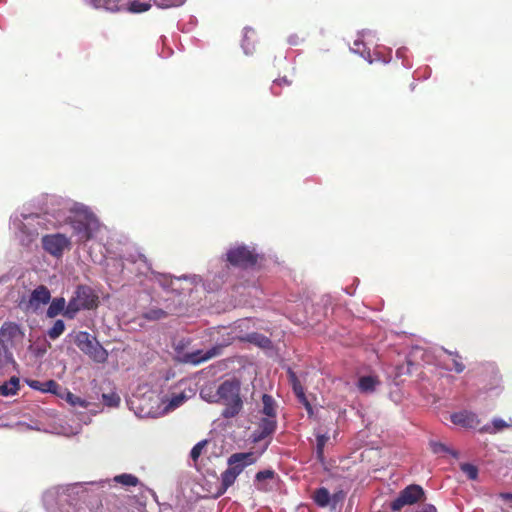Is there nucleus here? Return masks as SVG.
Returning <instances> with one entry per match:
<instances>
[{
	"instance_id": "nucleus-30",
	"label": "nucleus",
	"mask_w": 512,
	"mask_h": 512,
	"mask_svg": "<svg viewBox=\"0 0 512 512\" xmlns=\"http://www.w3.org/2000/svg\"><path fill=\"white\" fill-rule=\"evenodd\" d=\"M66 401L71 404L72 406H80V407H83V408H86L88 406V402L76 395H74L73 393L71 392H68L67 393V396H66Z\"/></svg>"
},
{
	"instance_id": "nucleus-27",
	"label": "nucleus",
	"mask_w": 512,
	"mask_h": 512,
	"mask_svg": "<svg viewBox=\"0 0 512 512\" xmlns=\"http://www.w3.org/2000/svg\"><path fill=\"white\" fill-rule=\"evenodd\" d=\"M288 374H289V380H290V383L292 384V387H293V391L295 393V395H300L302 394V391H304L299 379L297 378L296 374L291 370L289 369L288 370Z\"/></svg>"
},
{
	"instance_id": "nucleus-7",
	"label": "nucleus",
	"mask_w": 512,
	"mask_h": 512,
	"mask_svg": "<svg viewBox=\"0 0 512 512\" xmlns=\"http://www.w3.org/2000/svg\"><path fill=\"white\" fill-rule=\"evenodd\" d=\"M41 242L43 249L56 258H61L71 245L70 239L61 233L44 235Z\"/></svg>"
},
{
	"instance_id": "nucleus-32",
	"label": "nucleus",
	"mask_w": 512,
	"mask_h": 512,
	"mask_svg": "<svg viewBox=\"0 0 512 512\" xmlns=\"http://www.w3.org/2000/svg\"><path fill=\"white\" fill-rule=\"evenodd\" d=\"M461 470L467 475V477L471 480H475L478 476V469L476 466L470 463H464L461 465Z\"/></svg>"
},
{
	"instance_id": "nucleus-44",
	"label": "nucleus",
	"mask_w": 512,
	"mask_h": 512,
	"mask_svg": "<svg viewBox=\"0 0 512 512\" xmlns=\"http://www.w3.org/2000/svg\"><path fill=\"white\" fill-rule=\"evenodd\" d=\"M359 45H360V42H358V41H355V42H354V46H355V47H358Z\"/></svg>"
},
{
	"instance_id": "nucleus-26",
	"label": "nucleus",
	"mask_w": 512,
	"mask_h": 512,
	"mask_svg": "<svg viewBox=\"0 0 512 512\" xmlns=\"http://www.w3.org/2000/svg\"><path fill=\"white\" fill-rule=\"evenodd\" d=\"M316 440H317V446H316L317 458L320 461H323L324 447L326 445V442L328 441V437L326 435H318Z\"/></svg>"
},
{
	"instance_id": "nucleus-16",
	"label": "nucleus",
	"mask_w": 512,
	"mask_h": 512,
	"mask_svg": "<svg viewBox=\"0 0 512 512\" xmlns=\"http://www.w3.org/2000/svg\"><path fill=\"white\" fill-rule=\"evenodd\" d=\"M262 413L265 415V417H270L276 419V404L275 400L271 395L263 394L262 396Z\"/></svg>"
},
{
	"instance_id": "nucleus-36",
	"label": "nucleus",
	"mask_w": 512,
	"mask_h": 512,
	"mask_svg": "<svg viewBox=\"0 0 512 512\" xmlns=\"http://www.w3.org/2000/svg\"><path fill=\"white\" fill-rule=\"evenodd\" d=\"M59 387L60 386L56 381L48 380L43 383V387L41 388V391L57 394V390L59 389Z\"/></svg>"
},
{
	"instance_id": "nucleus-11",
	"label": "nucleus",
	"mask_w": 512,
	"mask_h": 512,
	"mask_svg": "<svg viewBox=\"0 0 512 512\" xmlns=\"http://www.w3.org/2000/svg\"><path fill=\"white\" fill-rule=\"evenodd\" d=\"M22 338V332L18 324L4 322L0 329V341L3 344H13L15 339Z\"/></svg>"
},
{
	"instance_id": "nucleus-9",
	"label": "nucleus",
	"mask_w": 512,
	"mask_h": 512,
	"mask_svg": "<svg viewBox=\"0 0 512 512\" xmlns=\"http://www.w3.org/2000/svg\"><path fill=\"white\" fill-rule=\"evenodd\" d=\"M51 293L45 285H39L30 294L29 300L25 305L26 311L36 312L41 305H46L50 302Z\"/></svg>"
},
{
	"instance_id": "nucleus-25",
	"label": "nucleus",
	"mask_w": 512,
	"mask_h": 512,
	"mask_svg": "<svg viewBox=\"0 0 512 512\" xmlns=\"http://www.w3.org/2000/svg\"><path fill=\"white\" fill-rule=\"evenodd\" d=\"M191 395H187L185 392L174 393L171 396L169 407L175 409L182 405Z\"/></svg>"
},
{
	"instance_id": "nucleus-42",
	"label": "nucleus",
	"mask_w": 512,
	"mask_h": 512,
	"mask_svg": "<svg viewBox=\"0 0 512 512\" xmlns=\"http://www.w3.org/2000/svg\"><path fill=\"white\" fill-rule=\"evenodd\" d=\"M29 385H30V387L40 390V391H41V388L43 387V383L36 381V380L31 381L29 383Z\"/></svg>"
},
{
	"instance_id": "nucleus-3",
	"label": "nucleus",
	"mask_w": 512,
	"mask_h": 512,
	"mask_svg": "<svg viewBox=\"0 0 512 512\" xmlns=\"http://www.w3.org/2000/svg\"><path fill=\"white\" fill-rule=\"evenodd\" d=\"M99 298L92 288L86 285H79L74 296L69 300L64 316L67 318H74L80 310H90L97 308Z\"/></svg>"
},
{
	"instance_id": "nucleus-2",
	"label": "nucleus",
	"mask_w": 512,
	"mask_h": 512,
	"mask_svg": "<svg viewBox=\"0 0 512 512\" xmlns=\"http://www.w3.org/2000/svg\"><path fill=\"white\" fill-rule=\"evenodd\" d=\"M257 461V457L253 452H240L234 453L228 458V468L221 474V486L218 494H223L230 486H232L237 477L243 472V470L254 464Z\"/></svg>"
},
{
	"instance_id": "nucleus-19",
	"label": "nucleus",
	"mask_w": 512,
	"mask_h": 512,
	"mask_svg": "<svg viewBox=\"0 0 512 512\" xmlns=\"http://www.w3.org/2000/svg\"><path fill=\"white\" fill-rule=\"evenodd\" d=\"M511 425L506 422L505 420L501 419V418H494L492 420V423L491 425H487L485 427H483L482 431L486 432V433H490V434H495L497 432H500L506 428H509Z\"/></svg>"
},
{
	"instance_id": "nucleus-43",
	"label": "nucleus",
	"mask_w": 512,
	"mask_h": 512,
	"mask_svg": "<svg viewBox=\"0 0 512 512\" xmlns=\"http://www.w3.org/2000/svg\"><path fill=\"white\" fill-rule=\"evenodd\" d=\"M499 497L504 501H512V493H500Z\"/></svg>"
},
{
	"instance_id": "nucleus-37",
	"label": "nucleus",
	"mask_w": 512,
	"mask_h": 512,
	"mask_svg": "<svg viewBox=\"0 0 512 512\" xmlns=\"http://www.w3.org/2000/svg\"><path fill=\"white\" fill-rule=\"evenodd\" d=\"M275 476V472L271 469L262 470L256 473L255 479L257 482H262L266 479H272Z\"/></svg>"
},
{
	"instance_id": "nucleus-23",
	"label": "nucleus",
	"mask_w": 512,
	"mask_h": 512,
	"mask_svg": "<svg viewBox=\"0 0 512 512\" xmlns=\"http://www.w3.org/2000/svg\"><path fill=\"white\" fill-rule=\"evenodd\" d=\"M64 330H65V323L63 322V320H56L54 322L53 326L48 330L47 334L50 339L55 340L60 335H62Z\"/></svg>"
},
{
	"instance_id": "nucleus-12",
	"label": "nucleus",
	"mask_w": 512,
	"mask_h": 512,
	"mask_svg": "<svg viewBox=\"0 0 512 512\" xmlns=\"http://www.w3.org/2000/svg\"><path fill=\"white\" fill-rule=\"evenodd\" d=\"M74 234L78 241L85 243L93 237L92 229L88 222L83 220H74L71 224Z\"/></svg>"
},
{
	"instance_id": "nucleus-39",
	"label": "nucleus",
	"mask_w": 512,
	"mask_h": 512,
	"mask_svg": "<svg viewBox=\"0 0 512 512\" xmlns=\"http://www.w3.org/2000/svg\"><path fill=\"white\" fill-rule=\"evenodd\" d=\"M345 498V493L343 491H339L337 493H334L331 496V501L335 505L337 502L342 501Z\"/></svg>"
},
{
	"instance_id": "nucleus-14",
	"label": "nucleus",
	"mask_w": 512,
	"mask_h": 512,
	"mask_svg": "<svg viewBox=\"0 0 512 512\" xmlns=\"http://www.w3.org/2000/svg\"><path fill=\"white\" fill-rule=\"evenodd\" d=\"M66 307V301L63 297L53 299L47 309V317L54 318L60 313L64 314Z\"/></svg>"
},
{
	"instance_id": "nucleus-20",
	"label": "nucleus",
	"mask_w": 512,
	"mask_h": 512,
	"mask_svg": "<svg viewBox=\"0 0 512 512\" xmlns=\"http://www.w3.org/2000/svg\"><path fill=\"white\" fill-rule=\"evenodd\" d=\"M444 352L449 355L452 359L453 369L456 373H462L465 370V365L461 360V356L458 352H453L447 349H443Z\"/></svg>"
},
{
	"instance_id": "nucleus-13",
	"label": "nucleus",
	"mask_w": 512,
	"mask_h": 512,
	"mask_svg": "<svg viewBox=\"0 0 512 512\" xmlns=\"http://www.w3.org/2000/svg\"><path fill=\"white\" fill-rule=\"evenodd\" d=\"M312 499L317 506L326 507L331 501V495L327 488L320 487L313 492Z\"/></svg>"
},
{
	"instance_id": "nucleus-17",
	"label": "nucleus",
	"mask_w": 512,
	"mask_h": 512,
	"mask_svg": "<svg viewBox=\"0 0 512 512\" xmlns=\"http://www.w3.org/2000/svg\"><path fill=\"white\" fill-rule=\"evenodd\" d=\"M123 260L132 264L137 262H142L146 267H149V261L146 256L139 252L137 249H133L131 251H127L123 255Z\"/></svg>"
},
{
	"instance_id": "nucleus-40",
	"label": "nucleus",
	"mask_w": 512,
	"mask_h": 512,
	"mask_svg": "<svg viewBox=\"0 0 512 512\" xmlns=\"http://www.w3.org/2000/svg\"><path fill=\"white\" fill-rule=\"evenodd\" d=\"M433 451L435 453H439L441 451H447L446 447L441 443H434L433 444Z\"/></svg>"
},
{
	"instance_id": "nucleus-24",
	"label": "nucleus",
	"mask_w": 512,
	"mask_h": 512,
	"mask_svg": "<svg viewBox=\"0 0 512 512\" xmlns=\"http://www.w3.org/2000/svg\"><path fill=\"white\" fill-rule=\"evenodd\" d=\"M114 480L124 486H136L139 483V479L136 476L126 473L116 476Z\"/></svg>"
},
{
	"instance_id": "nucleus-10",
	"label": "nucleus",
	"mask_w": 512,
	"mask_h": 512,
	"mask_svg": "<svg viewBox=\"0 0 512 512\" xmlns=\"http://www.w3.org/2000/svg\"><path fill=\"white\" fill-rule=\"evenodd\" d=\"M277 428V421L274 418L263 417L260 419L257 428L251 434V441L259 443L265 438L271 436Z\"/></svg>"
},
{
	"instance_id": "nucleus-35",
	"label": "nucleus",
	"mask_w": 512,
	"mask_h": 512,
	"mask_svg": "<svg viewBox=\"0 0 512 512\" xmlns=\"http://www.w3.org/2000/svg\"><path fill=\"white\" fill-rule=\"evenodd\" d=\"M167 313L162 309H151L144 314L148 320H159L166 317Z\"/></svg>"
},
{
	"instance_id": "nucleus-4",
	"label": "nucleus",
	"mask_w": 512,
	"mask_h": 512,
	"mask_svg": "<svg viewBox=\"0 0 512 512\" xmlns=\"http://www.w3.org/2000/svg\"><path fill=\"white\" fill-rule=\"evenodd\" d=\"M75 344L90 359L97 363H104L108 359V352L103 346L86 331L76 334Z\"/></svg>"
},
{
	"instance_id": "nucleus-22",
	"label": "nucleus",
	"mask_w": 512,
	"mask_h": 512,
	"mask_svg": "<svg viewBox=\"0 0 512 512\" xmlns=\"http://www.w3.org/2000/svg\"><path fill=\"white\" fill-rule=\"evenodd\" d=\"M151 6L152 4L150 2L133 0L129 3V11L133 13H142L148 11L151 8Z\"/></svg>"
},
{
	"instance_id": "nucleus-38",
	"label": "nucleus",
	"mask_w": 512,
	"mask_h": 512,
	"mask_svg": "<svg viewBox=\"0 0 512 512\" xmlns=\"http://www.w3.org/2000/svg\"><path fill=\"white\" fill-rule=\"evenodd\" d=\"M297 398L305 406V408L308 410V412L312 411L311 404L309 403L308 399L306 398L304 391H302V394L297 395Z\"/></svg>"
},
{
	"instance_id": "nucleus-41",
	"label": "nucleus",
	"mask_w": 512,
	"mask_h": 512,
	"mask_svg": "<svg viewBox=\"0 0 512 512\" xmlns=\"http://www.w3.org/2000/svg\"><path fill=\"white\" fill-rule=\"evenodd\" d=\"M421 512H437V509L434 505L432 504H426L424 505V507L422 508Z\"/></svg>"
},
{
	"instance_id": "nucleus-5",
	"label": "nucleus",
	"mask_w": 512,
	"mask_h": 512,
	"mask_svg": "<svg viewBox=\"0 0 512 512\" xmlns=\"http://www.w3.org/2000/svg\"><path fill=\"white\" fill-rule=\"evenodd\" d=\"M226 260L234 267L247 269L256 265L258 254L245 245H239L227 251Z\"/></svg>"
},
{
	"instance_id": "nucleus-45",
	"label": "nucleus",
	"mask_w": 512,
	"mask_h": 512,
	"mask_svg": "<svg viewBox=\"0 0 512 512\" xmlns=\"http://www.w3.org/2000/svg\"><path fill=\"white\" fill-rule=\"evenodd\" d=\"M268 448V444L265 445L263 451H265Z\"/></svg>"
},
{
	"instance_id": "nucleus-28",
	"label": "nucleus",
	"mask_w": 512,
	"mask_h": 512,
	"mask_svg": "<svg viewBox=\"0 0 512 512\" xmlns=\"http://www.w3.org/2000/svg\"><path fill=\"white\" fill-rule=\"evenodd\" d=\"M249 341L252 343L257 344L260 347H269L271 344V341L266 336L260 335V334H252L249 336Z\"/></svg>"
},
{
	"instance_id": "nucleus-29",
	"label": "nucleus",
	"mask_w": 512,
	"mask_h": 512,
	"mask_svg": "<svg viewBox=\"0 0 512 512\" xmlns=\"http://www.w3.org/2000/svg\"><path fill=\"white\" fill-rule=\"evenodd\" d=\"M292 84V80L288 79L286 76L277 78L273 81L271 90L275 95H279L280 91L276 90L277 87L290 86Z\"/></svg>"
},
{
	"instance_id": "nucleus-8",
	"label": "nucleus",
	"mask_w": 512,
	"mask_h": 512,
	"mask_svg": "<svg viewBox=\"0 0 512 512\" xmlns=\"http://www.w3.org/2000/svg\"><path fill=\"white\" fill-rule=\"evenodd\" d=\"M225 345L217 344L211 349L204 352L203 350H196L182 355V361L187 364L198 365L202 362L208 361L214 357L222 354Z\"/></svg>"
},
{
	"instance_id": "nucleus-31",
	"label": "nucleus",
	"mask_w": 512,
	"mask_h": 512,
	"mask_svg": "<svg viewBox=\"0 0 512 512\" xmlns=\"http://www.w3.org/2000/svg\"><path fill=\"white\" fill-rule=\"evenodd\" d=\"M153 2L159 8H170L182 5L185 0H154Z\"/></svg>"
},
{
	"instance_id": "nucleus-34",
	"label": "nucleus",
	"mask_w": 512,
	"mask_h": 512,
	"mask_svg": "<svg viewBox=\"0 0 512 512\" xmlns=\"http://www.w3.org/2000/svg\"><path fill=\"white\" fill-rule=\"evenodd\" d=\"M207 440H202L198 442L194 447L191 449L190 456L194 462L198 460L200 457L203 448L207 445Z\"/></svg>"
},
{
	"instance_id": "nucleus-6",
	"label": "nucleus",
	"mask_w": 512,
	"mask_h": 512,
	"mask_svg": "<svg viewBox=\"0 0 512 512\" xmlns=\"http://www.w3.org/2000/svg\"><path fill=\"white\" fill-rule=\"evenodd\" d=\"M424 496V490L420 485L411 484L400 491L398 497L391 502L390 508L392 511H400L404 506L413 505L422 500Z\"/></svg>"
},
{
	"instance_id": "nucleus-15",
	"label": "nucleus",
	"mask_w": 512,
	"mask_h": 512,
	"mask_svg": "<svg viewBox=\"0 0 512 512\" xmlns=\"http://www.w3.org/2000/svg\"><path fill=\"white\" fill-rule=\"evenodd\" d=\"M20 389V381L19 378L13 376L9 381L5 382L0 386V395L2 396H10L17 394Z\"/></svg>"
},
{
	"instance_id": "nucleus-1",
	"label": "nucleus",
	"mask_w": 512,
	"mask_h": 512,
	"mask_svg": "<svg viewBox=\"0 0 512 512\" xmlns=\"http://www.w3.org/2000/svg\"><path fill=\"white\" fill-rule=\"evenodd\" d=\"M241 384L237 379H228L222 382L216 392L217 400L211 402H221L225 405L222 411L224 418H233L237 416L243 408V401L240 396Z\"/></svg>"
},
{
	"instance_id": "nucleus-18",
	"label": "nucleus",
	"mask_w": 512,
	"mask_h": 512,
	"mask_svg": "<svg viewBox=\"0 0 512 512\" xmlns=\"http://www.w3.org/2000/svg\"><path fill=\"white\" fill-rule=\"evenodd\" d=\"M379 380L374 376H363L358 381V387L362 392H373Z\"/></svg>"
},
{
	"instance_id": "nucleus-33",
	"label": "nucleus",
	"mask_w": 512,
	"mask_h": 512,
	"mask_svg": "<svg viewBox=\"0 0 512 512\" xmlns=\"http://www.w3.org/2000/svg\"><path fill=\"white\" fill-rule=\"evenodd\" d=\"M102 399L109 407H117L120 403V397L116 393L103 394Z\"/></svg>"
},
{
	"instance_id": "nucleus-21",
	"label": "nucleus",
	"mask_w": 512,
	"mask_h": 512,
	"mask_svg": "<svg viewBox=\"0 0 512 512\" xmlns=\"http://www.w3.org/2000/svg\"><path fill=\"white\" fill-rule=\"evenodd\" d=\"M472 420L473 416L466 412H459L451 415V421L457 425L468 426Z\"/></svg>"
}]
</instances>
